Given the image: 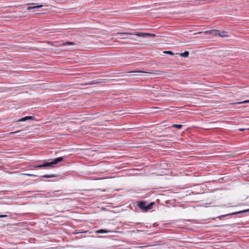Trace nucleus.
I'll list each match as a JSON object with an SVG mask.
<instances>
[{
  "instance_id": "f257e3e1",
  "label": "nucleus",
  "mask_w": 249,
  "mask_h": 249,
  "mask_svg": "<svg viewBox=\"0 0 249 249\" xmlns=\"http://www.w3.org/2000/svg\"><path fill=\"white\" fill-rule=\"evenodd\" d=\"M126 35H135L138 36H142V37H147V36H151V37H155L156 36L154 34H151L149 33H141V32H134V33H130V32H118L116 33V36H119L117 37V38H120V39H126L128 38V37L124 36Z\"/></svg>"
},
{
  "instance_id": "f03ea898",
  "label": "nucleus",
  "mask_w": 249,
  "mask_h": 249,
  "mask_svg": "<svg viewBox=\"0 0 249 249\" xmlns=\"http://www.w3.org/2000/svg\"><path fill=\"white\" fill-rule=\"evenodd\" d=\"M136 202L137 203V206L142 211L145 212L152 209L153 206L155 205V203L154 202H152L149 204H146V201L144 200L138 201Z\"/></svg>"
},
{
  "instance_id": "7ed1b4c3",
  "label": "nucleus",
  "mask_w": 249,
  "mask_h": 249,
  "mask_svg": "<svg viewBox=\"0 0 249 249\" xmlns=\"http://www.w3.org/2000/svg\"><path fill=\"white\" fill-rule=\"evenodd\" d=\"M213 32V34H214L215 35H218L221 37H226L229 36V35L228 34V33L224 31L215 30H214Z\"/></svg>"
},
{
  "instance_id": "20e7f679",
  "label": "nucleus",
  "mask_w": 249,
  "mask_h": 249,
  "mask_svg": "<svg viewBox=\"0 0 249 249\" xmlns=\"http://www.w3.org/2000/svg\"><path fill=\"white\" fill-rule=\"evenodd\" d=\"M138 72H145V73H151L153 74L154 75H161L163 74H164L165 72L163 71H153L152 72H145V71H139Z\"/></svg>"
},
{
  "instance_id": "39448f33",
  "label": "nucleus",
  "mask_w": 249,
  "mask_h": 249,
  "mask_svg": "<svg viewBox=\"0 0 249 249\" xmlns=\"http://www.w3.org/2000/svg\"><path fill=\"white\" fill-rule=\"evenodd\" d=\"M64 157H59L58 158H55L53 159L52 161L53 162L54 165L56 167V165L60 162H62L64 160Z\"/></svg>"
},
{
  "instance_id": "423d86ee",
  "label": "nucleus",
  "mask_w": 249,
  "mask_h": 249,
  "mask_svg": "<svg viewBox=\"0 0 249 249\" xmlns=\"http://www.w3.org/2000/svg\"><path fill=\"white\" fill-rule=\"evenodd\" d=\"M34 120V117L33 116H25L22 118L19 119V120H17V122H25L27 120Z\"/></svg>"
},
{
  "instance_id": "0eeeda50",
  "label": "nucleus",
  "mask_w": 249,
  "mask_h": 249,
  "mask_svg": "<svg viewBox=\"0 0 249 249\" xmlns=\"http://www.w3.org/2000/svg\"><path fill=\"white\" fill-rule=\"evenodd\" d=\"M45 168H54L55 167L53 161H45Z\"/></svg>"
},
{
  "instance_id": "6e6552de",
  "label": "nucleus",
  "mask_w": 249,
  "mask_h": 249,
  "mask_svg": "<svg viewBox=\"0 0 249 249\" xmlns=\"http://www.w3.org/2000/svg\"><path fill=\"white\" fill-rule=\"evenodd\" d=\"M42 7H43V5H41V4L36 5V6H28L27 8V10H35L36 9H38V8H42Z\"/></svg>"
},
{
  "instance_id": "1a4fd4ad",
  "label": "nucleus",
  "mask_w": 249,
  "mask_h": 249,
  "mask_svg": "<svg viewBox=\"0 0 249 249\" xmlns=\"http://www.w3.org/2000/svg\"><path fill=\"white\" fill-rule=\"evenodd\" d=\"M110 232H111L110 231L105 229H100L96 231L97 233H107Z\"/></svg>"
},
{
  "instance_id": "9d476101",
  "label": "nucleus",
  "mask_w": 249,
  "mask_h": 249,
  "mask_svg": "<svg viewBox=\"0 0 249 249\" xmlns=\"http://www.w3.org/2000/svg\"><path fill=\"white\" fill-rule=\"evenodd\" d=\"M234 215L233 213H228V214H226L221 215L217 216V217L213 218V219H215V218H219V219H222L224 217H227L229 216H231V215Z\"/></svg>"
},
{
  "instance_id": "9b49d317",
  "label": "nucleus",
  "mask_w": 249,
  "mask_h": 249,
  "mask_svg": "<svg viewBox=\"0 0 249 249\" xmlns=\"http://www.w3.org/2000/svg\"><path fill=\"white\" fill-rule=\"evenodd\" d=\"M34 167L35 169H37V168H45V161H44L42 164H35L34 165Z\"/></svg>"
},
{
  "instance_id": "f8f14e48",
  "label": "nucleus",
  "mask_w": 249,
  "mask_h": 249,
  "mask_svg": "<svg viewBox=\"0 0 249 249\" xmlns=\"http://www.w3.org/2000/svg\"><path fill=\"white\" fill-rule=\"evenodd\" d=\"M249 213V209L240 211H238V212H233V214H234V215H237L238 214L245 213Z\"/></svg>"
},
{
  "instance_id": "ddd939ff",
  "label": "nucleus",
  "mask_w": 249,
  "mask_h": 249,
  "mask_svg": "<svg viewBox=\"0 0 249 249\" xmlns=\"http://www.w3.org/2000/svg\"><path fill=\"white\" fill-rule=\"evenodd\" d=\"M57 176V175L55 174H52V175H45L43 176H41V177L43 178H55Z\"/></svg>"
},
{
  "instance_id": "4468645a",
  "label": "nucleus",
  "mask_w": 249,
  "mask_h": 249,
  "mask_svg": "<svg viewBox=\"0 0 249 249\" xmlns=\"http://www.w3.org/2000/svg\"><path fill=\"white\" fill-rule=\"evenodd\" d=\"M189 55V52L188 51H185L182 53H180V55L183 57H187Z\"/></svg>"
},
{
  "instance_id": "2eb2a0df",
  "label": "nucleus",
  "mask_w": 249,
  "mask_h": 249,
  "mask_svg": "<svg viewBox=\"0 0 249 249\" xmlns=\"http://www.w3.org/2000/svg\"><path fill=\"white\" fill-rule=\"evenodd\" d=\"M100 83V82L99 81V80H93V81L90 82L89 84H87V85H94V84H99Z\"/></svg>"
},
{
  "instance_id": "dca6fc26",
  "label": "nucleus",
  "mask_w": 249,
  "mask_h": 249,
  "mask_svg": "<svg viewBox=\"0 0 249 249\" xmlns=\"http://www.w3.org/2000/svg\"><path fill=\"white\" fill-rule=\"evenodd\" d=\"M172 127L174 128H177V129H180L182 128V124H173L172 125Z\"/></svg>"
},
{
  "instance_id": "f3484780",
  "label": "nucleus",
  "mask_w": 249,
  "mask_h": 249,
  "mask_svg": "<svg viewBox=\"0 0 249 249\" xmlns=\"http://www.w3.org/2000/svg\"><path fill=\"white\" fill-rule=\"evenodd\" d=\"M74 44V43L73 42H70V41H67L64 43L63 44L64 46H70V45H73Z\"/></svg>"
},
{
  "instance_id": "a211bd4d",
  "label": "nucleus",
  "mask_w": 249,
  "mask_h": 249,
  "mask_svg": "<svg viewBox=\"0 0 249 249\" xmlns=\"http://www.w3.org/2000/svg\"><path fill=\"white\" fill-rule=\"evenodd\" d=\"M163 53H164L168 54H169V55H174V53H173L171 51H164Z\"/></svg>"
},
{
  "instance_id": "6ab92c4d",
  "label": "nucleus",
  "mask_w": 249,
  "mask_h": 249,
  "mask_svg": "<svg viewBox=\"0 0 249 249\" xmlns=\"http://www.w3.org/2000/svg\"><path fill=\"white\" fill-rule=\"evenodd\" d=\"M246 103H249V100H245L243 102H238L235 103V104H246Z\"/></svg>"
},
{
  "instance_id": "aec40b11",
  "label": "nucleus",
  "mask_w": 249,
  "mask_h": 249,
  "mask_svg": "<svg viewBox=\"0 0 249 249\" xmlns=\"http://www.w3.org/2000/svg\"><path fill=\"white\" fill-rule=\"evenodd\" d=\"M23 175L27 176L29 177H37V175H34V174H23Z\"/></svg>"
},
{
  "instance_id": "412c9836",
  "label": "nucleus",
  "mask_w": 249,
  "mask_h": 249,
  "mask_svg": "<svg viewBox=\"0 0 249 249\" xmlns=\"http://www.w3.org/2000/svg\"><path fill=\"white\" fill-rule=\"evenodd\" d=\"M20 132V130H18V131H13V132H10L9 133V135H13V134H17V133H18L19 132Z\"/></svg>"
},
{
  "instance_id": "4be33fe9",
  "label": "nucleus",
  "mask_w": 249,
  "mask_h": 249,
  "mask_svg": "<svg viewBox=\"0 0 249 249\" xmlns=\"http://www.w3.org/2000/svg\"><path fill=\"white\" fill-rule=\"evenodd\" d=\"M245 130H246V128H239V129H238V130L240 131H244Z\"/></svg>"
},
{
  "instance_id": "5701e85b",
  "label": "nucleus",
  "mask_w": 249,
  "mask_h": 249,
  "mask_svg": "<svg viewBox=\"0 0 249 249\" xmlns=\"http://www.w3.org/2000/svg\"><path fill=\"white\" fill-rule=\"evenodd\" d=\"M7 216V215H0V218L6 217Z\"/></svg>"
},
{
  "instance_id": "b1692460",
  "label": "nucleus",
  "mask_w": 249,
  "mask_h": 249,
  "mask_svg": "<svg viewBox=\"0 0 249 249\" xmlns=\"http://www.w3.org/2000/svg\"><path fill=\"white\" fill-rule=\"evenodd\" d=\"M31 5H34V4H35V3H31Z\"/></svg>"
},
{
  "instance_id": "393cba45",
  "label": "nucleus",
  "mask_w": 249,
  "mask_h": 249,
  "mask_svg": "<svg viewBox=\"0 0 249 249\" xmlns=\"http://www.w3.org/2000/svg\"><path fill=\"white\" fill-rule=\"evenodd\" d=\"M130 39H133V40H134V39H132V38H130ZM136 40V39H134V40Z\"/></svg>"
}]
</instances>
